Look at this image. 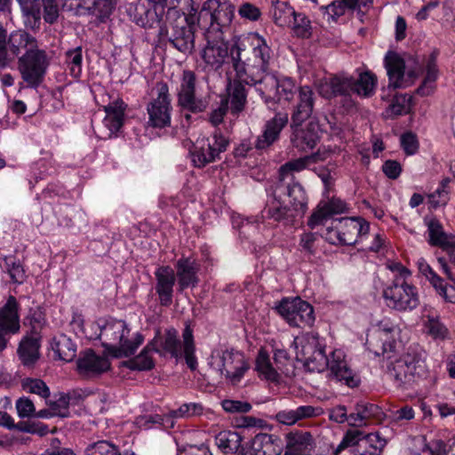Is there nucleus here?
Listing matches in <instances>:
<instances>
[{
	"instance_id": "obj_23",
	"label": "nucleus",
	"mask_w": 455,
	"mask_h": 455,
	"mask_svg": "<svg viewBox=\"0 0 455 455\" xmlns=\"http://www.w3.org/2000/svg\"><path fill=\"white\" fill-rule=\"evenodd\" d=\"M285 451L283 455H313L315 442L309 432L295 431L285 435Z\"/></svg>"
},
{
	"instance_id": "obj_10",
	"label": "nucleus",
	"mask_w": 455,
	"mask_h": 455,
	"mask_svg": "<svg viewBox=\"0 0 455 455\" xmlns=\"http://www.w3.org/2000/svg\"><path fill=\"white\" fill-rule=\"evenodd\" d=\"M228 143L220 130H216L211 138L197 140L190 150L194 165L202 168L216 161L220 154L226 151Z\"/></svg>"
},
{
	"instance_id": "obj_53",
	"label": "nucleus",
	"mask_w": 455,
	"mask_h": 455,
	"mask_svg": "<svg viewBox=\"0 0 455 455\" xmlns=\"http://www.w3.org/2000/svg\"><path fill=\"white\" fill-rule=\"evenodd\" d=\"M82 48L76 47L69 50L66 53V62L69 68L70 75L74 77H79L82 73Z\"/></svg>"
},
{
	"instance_id": "obj_4",
	"label": "nucleus",
	"mask_w": 455,
	"mask_h": 455,
	"mask_svg": "<svg viewBox=\"0 0 455 455\" xmlns=\"http://www.w3.org/2000/svg\"><path fill=\"white\" fill-rule=\"evenodd\" d=\"M97 336L106 351L114 357H128L133 355L143 343L144 337L123 320L110 319L103 325H98Z\"/></svg>"
},
{
	"instance_id": "obj_15",
	"label": "nucleus",
	"mask_w": 455,
	"mask_h": 455,
	"mask_svg": "<svg viewBox=\"0 0 455 455\" xmlns=\"http://www.w3.org/2000/svg\"><path fill=\"white\" fill-rule=\"evenodd\" d=\"M196 83L195 72L184 69L180 76V85L177 88L178 106L181 109L192 113L203 112L208 106L205 100L196 97Z\"/></svg>"
},
{
	"instance_id": "obj_17",
	"label": "nucleus",
	"mask_w": 455,
	"mask_h": 455,
	"mask_svg": "<svg viewBox=\"0 0 455 455\" xmlns=\"http://www.w3.org/2000/svg\"><path fill=\"white\" fill-rule=\"evenodd\" d=\"M172 357L176 364H185L191 371L198 367L193 330L188 324L182 331V339H177V331L172 330Z\"/></svg>"
},
{
	"instance_id": "obj_12",
	"label": "nucleus",
	"mask_w": 455,
	"mask_h": 455,
	"mask_svg": "<svg viewBox=\"0 0 455 455\" xmlns=\"http://www.w3.org/2000/svg\"><path fill=\"white\" fill-rule=\"evenodd\" d=\"M275 309L292 327H310L315 322L313 307L299 298L283 299Z\"/></svg>"
},
{
	"instance_id": "obj_18",
	"label": "nucleus",
	"mask_w": 455,
	"mask_h": 455,
	"mask_svg": "<svg viewBox=\"0 0 455 455\" xmlns=\"http://www.w3.org/2000/svg\"><path fill=\"white\" fill-rule=\"evenodd\" d=\"M386 443V440L381 438L379 433L364 435L357 429L349 430L334 451V455H339L344 449L350 446L369 450L376 449L381 452Z\"/></svg>"
},
{
	"instance_id": "obj_46",
	"label": "nucleus",
	"mask_w": 455,
	"mask_h": 455,
	"mask_svg": "<svg viewBox=\"0 0 455 455\" xmlns=\"http://www.w3.org/2000/svg\"><path fill=\"white\" fill-rule=\"evenodd\" d=\"M333 223H338L343 245H353L357 241V229L355 218L335 219Z\"/></svg>"
},
{
	"instance_id": "obj_7",
	"label": "nucleus",
	"mask_w": 455,
	"mask_h": 455,
	"mask_svg": "<svg viewBox=\"0 0 455 455\" xmlns=\"http://www.w3.org/2000/svg\"><path fill=\"white\" fill-rule=\"evenodd\" d=\"M235 7L228 0H207L197 15L198 26L205 34L223 36L234 18Z\"/></svg>"
},
{
	"instance_id": "obj_16",
	"label": "nucleus",
	"mask_w": 455,
	"mask_h": 455,
	"mask_svg": "<svg viewBox=\"0 0 455 455\" xmlns=\"http://www.w3.org/2000/svg\"><path fill=\"white\" fill-rule=\"evenodd\" d=\"M153 92V100L148 106L149 124L162 128L171 120L169 86L166 83H157Z\"/></svg>"
},
{
	"instance_id": "obj_3",
	"label": "nucleus",
	"mask_w": 455,
	"mask_h": 455,
	"mask_svg": "<svg viewBox=\"0 0 455 455\" xmlns=\"http://www.w3.org/2000/svg\"><path fill=\"white\" fill-rule=\"evenodd\" d=\"M271 49L258 34L234 40L231 44L230 62L236 76L245 78L259 76L270 61Z\"/></svg>"
},
{
	"instance_id": "obj_35",
	"label": "nucleus",
	"mask_w": 455,
	"mask_h": 455,
	"mask_svg": "<svg viewBox=\"0 0 455 455\" xmlns=\"http://www.w3.org/2000/svg\"><path fill=\"white\" fill-rule=\"evenodd\" d=\"M424 221L427 227V242L431 246L443 248L455 238L453 235L444 231L443 225L435 217H426Z\"/></svg>"
},
{
	"instance_id": "obj_62",
	"label": "nucleus",
	"mask_w": 455,
	"mask_h": 455,
	"mask_svg": "<svg viewBox=\"0 0 455 455\" xmlns=\"http://www.w3.org/2000/svg\"><path fill=\"white\" fill-rule=\"evenodd\" d=\"M7 31L0 24V68H5L12 61V57L9 53Z\"/></svg>"
},
{
	"instance_id": "obj_40",
	"label": "nucleus",
	"mask_w": 455,
	"mask_h": 455,
	"mask_svg": "<svg viewBox=\"0 0 455 455\" xmlns=\"http://www.w3.org/2000/svg\"><path fill=\"white\" fill-rule=\"evenodd\" d=\"M242 436L235 431H221L215 436V443L224 453H235L241 446Z\"/></svg>"
},
{
	"instance_id": "obj_63",
	"label": "nucleus",
	"mask_w": 455,
	"mask_h": 455,
	"mask_svg": "<svg viewBox=\"0 0 455 455\" xmlns=\"http://www.w3.org/2000/svg\"><path fill=\"white\" fill-rule=\"evenodd\" d=\"M321 235L331 244L343 245V240L341 239L338 223L332 222V226L326 228Z\"/></svg>"
},
{
	"instance_id": "obj_31",
	"label": "nucleus",
	"mask_w": 455,
	"mask_h": 455,
	"mask_svg": "<svg viewBox=\"0 0 455 455\" xmlns=\"http://www.w3.org/2000/svg\"><path fill=\"white\" fill-rule=\"evenodd\" d=\"M321 411L318 407L301 405L294 409L278 411L275 415V419L283 425L291 426L299 420L319 416Z\"/></svg>"
},
{
	"instance_id": "obj_58",
	"label": "nucleus",
	"mask_w": 455,
	"mask_h": 455,
	"mask_svg": "<svg viewBox=\"0 0 455 455\" xmlns=\"http://www.w3.org/2000/svg\"><path fill=\"white\" fill-rule=\"evenodd\" d=\"M203 410V406L200 403H184L180 405L177 410H172V419L189 418L200 415L202 414Z\"/></svg>"
},
{
	"instance_id": "obj_6",
	"label": "nucleus",
	"mask_w": 455,
	"mask_h": 455,
	"mask_svg": "<svg viewBox=\"0 0 455 455\" xmlns=\"http://www.w3.org/2000/svg\"><path fill=\"white\" fill-rule=\"evenodd\" d=\"M196 13L193 0H172V46L184 59L195 48Z\"/></svg>"
},
{
	"instance_id": "obj_50",
	"label": "nucleus",
	"mask_w": 455,
	"mask_h": 455,
	"mask_svg": "<svg viewBox=\"0 0 455 455\" xmlns=\"http://www.w3.org/2000/svg\"><path fill=\"white\" fill-rule=\"evenodd\" d=\"M436 292L446 301L455 304V286L447 285L437 274L427 279Z\"/></svg>"
},
{
	"instance_id": "obj_43",
	"label": "nucleus",
	"mask_w": 455,
	"mask_h": 455,
	"mask_svg": "<svg viewBox=\"0 0 455 455\" xmlns=\"http://www.w3.org/2000/svg\"><path fill=\"white\" fill-rule=\"evenodd\" d=\"M354 78L352 76H334L328 84L331 92L323 93L325 97L349 95L353 92Z\"/></svg>"
},
{
	"instance_id": "obj_38",
	"label": "nucleus",
	"mask_w": 455,
	"mask_h": 455,
	"mask_svg": "<svg viewBox=\"0 0 455 455\" xmlns=\"http://www.w3.org/2000/svg\"><path fill=\"white\" fill-rule=\"evenodd\" d=\"M54 353L60 360L70 362L76 355V346L66 334L56 336L52 343Z\"/></svg>"
},
{
	"instance_id": "obj_56",
	"label": "nucleus",
	"mask_w": 455,
	"mask_h": 455,
	"mask_svg": "<svg viewBox=\"0 0 455 455\" xmlns=\"http://www.w3.org/2000/svg\"><path fill=\"white\" fill-rule=\"evenodd\" d=\"M271 12L275 23L283 26L287 23V19L294 13V10L283 2H277L272 8Z\"/></svg>"
},
{
	"instance_id": "obj_60",
	"label": "nucleus",
	"mask_w": 455,
	"mask_h": 455,
	"mask_svg": "<svg viewBox=\"0 0 455 455\" xmlns=\"http://www.w3.org/2000/svg\"><path fill=\"white\" fill-rule=\"evenodd\" d=\"M17 414L20 419L33 418L36 407L31 399L26 396L20 397L15 403Z\"/></svg>"
},
{
	"instance_id": "obj_49",
	"label": "nucleus",
	"mask_w": 455,
	"mask_h": 455,
	"mask_svg": "<svg viewBox=\"0 0 455 455\" xmlns=\"http://www.w3.org/2000/svg\"><path fill=\"white\" fill-rule=\"evenodd\" d=\"M246 91L240 82H235L229 92L230 109L232 113L241 112L246 103Z\"/></svg>"
},
{
	"instance_id": "obj_5",
	"label": "nucleus",
	"mask_w": 455,
	"mask_h": 455,
	"mask_svg": "<svg viewBox=\"0 0 455 455\" xmlns=\"http://www.w3.org/2000/svg\"><path fill=\"white\" fill-rule=\"evenodd\" d=\"M427 373L426 351L418 344L411 345L387 370L395 387L401 390L412 388Z\"/></svg>"
},
{
	"instance_id": "obj_57",
	"label": "nucleus",
	"mask_w": 455,
	"mask_h": 455,
	"mask_svg": "<svg viewBox=\"0 0 455 455\" xmlns=\"http://www.w3.org/2000/svg\"><path fill=\"white\" fill-rule=\"evenodd\" d=\"M221 407L226 412L231 414L247 413L252 409L250 403L233 399L222 400Z\"/></svg>"
},
{
	"instance_id": "obj_22",
	"label": "nucleus",
	"mask_w": 455,
	"mask_h": 455,
	"mask_svg": "<svg viewBox=\"0 0 455 455\" xmlns=\"http://www.w3.org/2000/svg\"><path fill=\"white\" fill-rule=\"evenodd\" d=\"M168 353L171 351V337L167 331L164 342L161 338H156L151 345L146 346L141 352L132 359L127 361L125 365L132 371H148L153 368L154 362L151 356L152 351Z\"/></svg>"
},
{
	"instance_id": "obj_34",
	"label": "nucleus",
	"mask_w": 455,
	"mask_h": 455,
	"mask_svg": "<svg viewBox=\"0 0 455 455\" xmlns=\"http://www.w3.org/2000/svg\"><path fill=\"white\" fill-rule=\"evenodd\" d=\"M8 44L12 60L18 56L22 50L27 52L38 47L36 39L25 30L12 32L8 37Z\"/></svg>"
},
{
	"instance_id": "obj_14",
	"label": "nucleus",
	"mask_w": 455,
	"mask_h": 455,
	"mask_svg": "<svg viewBox=\"0 0 455 455\" xmlns=\"http://www.w3.org/2000/svg\"><path fill=\"white\" fill-rule=\"evenodd\" d=\"M205 39L206 45L202 51V59L209 69L218 71L230 62L231 44L220 34H205Z\"/></svg>"
},
{
	"instance_id": "obj_42",
	"label": "nucleus",
	"mask_w": 455,
	"mask_h": 455,
	"mask_svg": "<svg viewBox=\"0 0 455 455\" xmlns=\"http://www.w3.org/2000/svg\"><path fill=\"white\" fill-rule=\"evenodd\" d=\"M376 85V76L370 71H365L360 74L358 79H354L353 92L359 96L371 97L374 92Z\"/></svg>"
},
{
	"instance_id": "obj_39",
	"label": "nucleus",
	"mask_w": 455,
	"mask_h": 455,
	"mask_svg": "<svg viewBox=\"0 0 455 455\" xmlns=\"http://www.w3.org/2000/svg\"><path fill=\"white\" fill-rule=\"evenodd\" d=\"M157 283L156 286L162 305L171 304V269L169 267H161L156 272Z\"/></svg>"
},
{
	"instance_id": "obj_32",
	"label": "nucleus",
	"mask_w": 455,
	"mask_h": 455,
	"mask_svg": "<svg viewBox=\"0 0 455 455\" xmlns=\"http://www.w3.org/2000/svg\"><path fill=\"white\" fill-rule=\"evenodd\" d=\"M40 338L37 333L24 337L18 347V355L23 365L33 366L40 356Z\"/></svg>"
},
{
	"instance_id": "obj_54",
	"label": "nucleus",
	"mask_w": 455,
	"mask_h": 455,
	"mask_svg": "<svg viewBox=\"0 0 455 455\" xmlns=\"http://www.w3.org/2000/svg\"><path fill=\"white\" fill-rule=\"evenodd\" d=\"M22 386L28 393L36 394L42 398L46 399L50 396L51 392L49 387L45 382L40 379H25L22 382Z\"/></svg>"
},
{
	"instance_id": "obj_51",
	"label": "nucleus",
	"mask_w": 455,
	"mask_h": 455,
	"mask_svg": "<svg viewBox=\"0 0 455 455\" xmlns=\"http://www.w3.org/2000/svg\"><path fill=\"white\" fill-rule=\"evenodd\" d=\"M84 455H121V452L116 445L104 440L88 445Z\"/></svg>"
},
{
	"instance_id": "obj_33",
	"label": "nucleus",
	"mask_w": 455,
	"mask_h": 455,
	"mask_svg": "<svg viewBox=\"0 0 455 455\" xmlns=\"http://www.w3.org/2000/svg\"><path fill=\"white\" fill-rule=\"evenodd\" d=\"M389 331V329L378 330L368 336L365 346L375 356L387 355L390 357L389 354L394 351L395 343L388 337Z\"/></svg>"
},
{
	"instance_id": "obj_45",
	"label": "nucleus",
	"mask_w": 455,
	"mask_h": 455,
	"mask_svg": "<svg viewBox=\"0 0 455 455\" xmlns=\"http://www.w3.org/2000/svg\"><path fill=\"white\" fill-rule=\"evenodd\" d=\"M23 14L27 18V23L32 28H39L41 21L40 0H17Z\"/></svg>"
},
{
	"instance_id": "obj_30",
	"label": "nucleus",
	"mask_w": 455,
	"mask_h": 455,
	"mask_svg": "<svg viewBox=\"0 0 455 455\" xmlns=\"http://www.w3.org/2000/svg\"><path fill=\"white\" fill-rule=\"evenodd\" d=\"M108 360L96 355L93 351H86L77 361V368L81 374L92 376L100 374L109 369Z\"/></svg>"
},
{
	"instance_id": "obj_47",
	"label": "nucleus",
	"mask_w": 455,
	"mask_h": 455,
	"mask_svg": "<svg viewBox=\"0 0 455 455\" xmlns=\"http://www.w3.org/2000/svg\"><path fill=\"white\" fill-rule=\"evenodd\" d=\"M426 318L424 326L428 335L435 339H444L448 337L449 331L439 315H427Z\"/></svg>"
},
{
	"instance_id": "obj_27",
	"label": "nucleus",
	"mask_w": 455,
	"mask_h": 455,
	"mask_svg": "<svg viewBox=\"0 0 455 455\" xmlns=\"http://www.w3.org/2000/svg\"><path fill=\"white\" fill-rule=\"evenodd\" d=\"M324 158L319 152L306 156L295 160L289 161L283 164L278 170V180L276 182H298L292 174L293 172H300L311 164L323 161Z\"/></svg>"
},
{
	"instance_id": "obj_41",
	"label": "nucleus",
	"mask_w": 455,
	"mask_h": 455,
	"mask_svg": "<svg viewBox=\"0 0 455 455\" xmlns=\"http://www.w3.org/2000/svg\"><path fill=\"white\" fill-rule=\"evenodd\" d=\"M80 395L76 391L68 394H60L55 401L47 402V405L51 406L53 414L56 417L67 418L69 416V404L76 402Z\"/></svg>"
},
{
	"instance_id": "obj_44",
	"label": "nucleus",
	"mask_w": 455,
	"mask_h": 455,
	"mask_svg": "<svg viewBox=\"0 0 455 455\" xmlns=\"http://www.w3.org/2000/svg\"><path fill=\"white\" fill-rule=\"evenodd\" d=\"M427 74L420 86L416 90V93L420 96H427L434 91V83L438 76L435 57L433 55L427 60L426 67Z\"/></svg>"
},
{
	"instance_id": "obj_1",
	"label": "nucleus",
	"mask_w": 455,
	"mask_h": 455,
	"mask_svg": "<svg viewBox=\"0 0 455 455\" xmlns=\"http://www.w3.org/2000/svg\"><path fill=\"white\" fill-rule=\"evenodd\" d=\"M293 344L296 349V358L302 362L309 371H323L329 367L331 373L340 382L349 387H356L360 384V378L348 366L344 360L343 353L336 350L329 360L324 351V345L320 342L316 332H307L301 337L295 338Z\"/></svg>"
},
{
	"instance_id": "obj_24",
	"label": "nucleus",
	"mask_w": 455,
	"mask_h": 455,
	"mask_svg": "<svg viewBox=\"0 0 455 455\" xmlns=\"http://www.w3.org/2000/svg\"><path fill=\"white\" fill-rule=\"evenodd\" d=\"M314 92L307 86L299 88L298 103L294 107L291 114L292 126H299L304 121L308 119L314 108Z\"/></svg>"
},
{
	"instance_id": "obj_64",
	"label": "nucleus",
	"mask_w": 455,
	"mask_h": 455,
	"mask_svg": "<svg viewBox=\"0 0 455 455\" xmlns=\"http://www.w3.org/2000/svg\"><path fill=\"white\" fill-rule=\"evenodd\" d=\"M177 455H212L205 444L188 445L183 448H177Z\"/></svg>"
},
{
	"instance_id": "obj_37",
	"label": "nucleus",
	"mask_w": 455,
	"mask_h": 455,
	"mask_svg": "<svg viewBox=\"0 0 455 455\" xmlns=\"http://www.w3.org/2000/svg\"><path fill=\"white\" fill-rule=\"evenodd\" d=\"M197 269L195 261L190 259H181L177 262V280L180 291L198 283Z\"/></svg>"
},
{
	"instance_id": "obj_28",
	"label": "nucleus",
	"mask_w": 455,
	"mask_h": 455,
	"mask_svg": "<svg viewBox=\"0 0 455 455\" xmlns=\"http://www.w3.org/2000/svg\"><path fill=\"white\" fill-rule=\"evenodd\" d=\"M287 123V114H276L271 120L267 122L262 135L257 138L255 148L257 149H265L270 147L278 140L281 131Z\"/></svg>"
},
{
	"instance_id": "obj_11",
	"label": "nucleus",
	"mask_w": 455,
	"mask_h": 455,
	"mask_svg": "<svg viewBox=\"0 0 455 455\" xmlns=\"http://www.w3.org/2000/svg\"><path fill=\"white\" fill-rule=\"evenodd\" d=\"M48 64L46 52L36 47L20 57L19 70L28 85L36 88L44 79Z\"/></svg>"
},
{
	"instance_id": "obj_52",
	"label": "nucleus",
	"mask_w": 455,
	"mask_h": 455,
	"mask_svg": "<svg viewBox=\"0 0 455 455\" xmlns=\"http://www.w3.org/2000/svg\"><path fill=\"white\" fill-rule=\"evenodd\" d=\"M291 16L293 17L292 29L294 34L301 38L310 37L312 27L307 17L303 13L296 12H294Z\"/></svg>"
},
{
	"instance_id": "obj_29",
	"label": "nucleus",
	"mask_w": 455,
	"mask_h": 455,
	"mask_svg": "<svg viewBox=\"0 0 455 455\" xmlns=\"http://www.w3.org/2000/svg\"><path fill=\"white\" fill-rule=\"evenodd\" d=\"M347 210V204L339 198H332L323 204H319L317 210L310 216L307 225L314 229L316 226L324 224L333 214H340Z\"/></svg>"
},
{
	"instance_id": "obj_20",
	"label": "nucleus",
	"mask_w": 455,
	"mask_h": 455,
	"mask_svg": "<svg viewBox=\"0 0 455 455\" xmlns=\"http://www.w3.org/2000/svg\"><path fill=\"white\" fill-rule=\"evenodd\" d=\"M244 83L255 86L256 91L267 104L276 103L280 80L269 72V62L266 64L264 70H260L259 76L245 78Z\"/></svg>"
},
{
	"instance_id": "obj_19",
	"label": "nucleus",
	"mask_w": 455,
	"mask_h": 455,
	"mask_svg": "<svg viewBox=\"0 0 455 455\" xmlns=\"http://www.w3.org/2000/svg\"><path fill=\"white\" fill-rule=\"evenodd\" d=\"M283 450V444L279 437L260 433L242 446L239 455H281Z\"/></svg>"
},
{
	"instance_id": "obj_25",
	"label": "nucleus",
	"mask_w": 455,
	"mask_h": 455,
	"mask_svg": "<svg viewBox=\"0 0 455 455\" xmlns=\"http://www.w3.org/2000/svg\"><path fill=\"white\" fill-rule=\"evenodd\" d=\"M294 127L291 136V142L299 151L313 149L320 140L319 128L315 124H308L306 127Z\"/></svg>"
},
{
	"instance_id": "obj_2",
	"label": "nucleus",
	"mask_w": 455,
	"mask_h": 455,
	"mask_svg": "<svg viewBox=\"0 0 455 455\" xmlns=\"http://www.w3.org/2000/svg\"><path fill=\"white\" fill-rule=\"evenodd\" d=\"M307 209V196L299 182H275L273 187V199L262 211L266 219L291 225L298 217L301 218Z\"/></svg>"
},
{
	"instance_id": "obj_55",
	"label": "nucleus",
	"mask_w": 455,
	"mask_h": 455,
	"mask_svg": "<svg viewBox=\"0 0 455 455\" xmlns=\"http://www.w3.org/2000/svg\"><path fill=\"white\" fill-rule=\"evenodd\" d=\"M357 419H367L370 418L379 419L382 414L381 408L377 404L360 402L355 405Z\"/></svg>"
},
{
	"instance_id": "obj_8",
	"label": "nucleus",
	"mask_w": 455,
	"mask_h": 455,
	"mask_svg": "<svg viewBox=\"0 0 455 455\" xmlns=\"http://www.w3.org/2000/svg\"><path fill=\"white\" fill-rule=\"evenodd\" d=\"M44 19L47 23H54L60 12V6L69 3V8L96 13L101 18L109 16L114 11L116 0H43Z\"/></svg>"
},
{
	"instance_id": "obj_61",
	"label": "nucleus",
	"mask_w": 455,
	"mask_h": 455,
	"mask_svg": "<svg viewBox=\"0 0 455 455\" xmlns=\"http://www.w3.org/2000/svg\"><path fill=\"white\" fill-rule=\"evenodd\" d=\"M7 272L13 283H22L25 281L26 275L20 262H16L12 258L5 259Z\"/></svg>"
},
{
	"instance_id": "obj_26",
	"label": "nucleus",
	"mask_w": 455,
	"mask_h": 455,
	"mask_svg": "<svg viewBox=\"0 0 455 455\" xmlns=\"http://www.w3.org/2000/svg\"><path fill=\"white\" fill-rule=\"evenodd\" d=\"M385 67L388 76V88H404V60L396 52L389 51L385 56Z\"/></svg>"
},
{
	"instance_id": "obj_9",
	"label": "nucleus",
	"mask_w": 455,
	"mask_h": 455,
	"mask_svg": "<svg viewBox=\"0 0 455 455\" xmlns=\"http://www.w3.org/2000/svg\"><path fill=\"white\" fill-rule=\"evenodd\" d=\"M382 296L388 307L399 312L411 311L419 305L417 287L402 277H395L384 288Z\"/></svg>"
},
{
	"instance_id": "obj_21",
	"label": "nucleus",
	"mask_w": 455,
	"mask_h": 455,
	"mask_svg": "<svg viewBox=\"0 0 455 455\" xmlns=\"http://www.w3.org/2000/svg\"><path fill=\"white\" fill-rule=\"evenodd\" d=\"M19 303L15 297L10 296L0 309V352L6 346V334H15L20 331Z\"/></svg>"
},
{
	"instance_id": "obj_48",
	"label": "nucleus",
	"mask_w": 455,
	"mask_h": 455,
	"mask_svg": "<svg viewBox=\"0 0 455 455\" xmlns=\"http://www.w3.org/2000/svg\"><path fill=\"white\" fill-rule=\"evenodd\" d=\"M256 370L267 379L275 381L278 378L277 371L273 368L267 352L260 348L256 358Z\"/></svg>"
},
{
	"instance_id": "obj_59",
	"label": "nucleus",
	"mask_w": 455,
	"mask_h": 455,
	"mask_svg": "<svg viewBox=\"0 0 455 455\" xmlns=\"http://www.w3.org/2000/svg\"><path fill=\"white\" fill-rule=\"evenodd\" d=\"M297 91L294 82L291 78H283L280 80L278 97H276V103L281 100L290 101L293 99Z\"/></svg>"
},
{
	"instance_id": "obj_36",
	"label": "nucleus",
	"mask_w": 455,
	"mask_h": 455,
	"mask_svg": "<svg viewBox=\"0 0 455 455\" xmlns=\"http://www.w3.org/2000/svg\"><path fill=\"white\" fill-rule=\"evenodd\" d=\"M125 107L122 100H116L104 107L106 116L103 123L110 133L116 132L123 126Z\"/></svg>"
},
{
	"instance_id": "obj_13",
	"label": "nucleus",
	"mask_w": 455,
	"mask_h": 455,
	"mask_svg": "<svg viewBox=\"0 0 455 455\" xmlns=\"http://www.w3.org/2000/svg\"><path fill=\"white\" fill-rule=\"evenodd\" d=\"M210 365L212 369L224 375L233 385L237 384L248 370V365L239 353L233 350L213 352Z\"/></svg>"
}]
</instances>
